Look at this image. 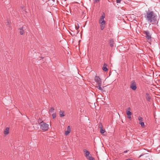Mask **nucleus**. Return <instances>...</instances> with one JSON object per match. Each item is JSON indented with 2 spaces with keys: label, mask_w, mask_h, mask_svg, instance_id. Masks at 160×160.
<instances>
[{
  "label": "nucleus",
  "mask_w": 160,
  "mask_h": 160,
  "mask_svg": "<svg viewBox=\"0 0 160 160\" xmlns=\"http://www.w3.org/2000/svg\"><path fill=\"white\" fill-rule=\"evenodd\" d=\"M157 17V15L153 11L150 10L147 12L145 15V18L147 21L152 24L158 23Z\"/></svg>",
  "instance_id": "f257e3e1"
},
{
  "label": "nucleus",
  "mask_w": 160,
  "mask_h": 160,
  "mask_svg": "<svg viewBox=\"0 0 160 160\" xmlns=\"http://www.w3.org/2000/svg\"><path fill=\"white\" fill-rule=\"evenodd\" d=\"M94 80L98 84V86H97V88L98 89L102 91V88L101 87L102 82L101 79L99 77L96 76L94 78Z\"/></svg>",
  "instance_id": "f03ea898"
},
{
  "label": "nucleus",
  "mask_w": 160,
  "mask_h": 160,
  "mask_svg": "<svg viewBox=\"0 0 160 160\" xmlns=\"http://www.w3.org/2000/svg\"><path fill=\"white\" fill-rule=\"evenodd\" d=\"M40 128L42 130L46 131H47L49 128V125L43 122H41L40 123Z\"/></svg>",
  "instance_id": "7ed1b4c3"
},
{
  "label": "nucleus",
  "mask_w": 160,
  "mask_h": 160,
  "mask_svg": "<svg viewBox=\"0 0 160 160\" xmlns=\"http://www.w3.org/2000/svg\"><path fill=\"white\" fill-rule=\"evenodd\" d=\"M83 151L85 152L84 155L87 159L89 160H94L88 151L85 149H84Z\"/></svg>",
  "instance_id": "20e7f679"
},
{
  "label": "nucleus",
  "mask_w": 160,
  "mask_h": 160,
  "mask_svg": "<svg viewBox=\"0 0 160 160\" xmlns=\"http://www.w3.org/2000/svg\"><path fill=\"white\" fill-rule=\"evenodd\" d=\"M144 34L145 35L146 38L148 39H150L151 38V35L148 31H144L143 32Z\"/></svg>",
  "instance_id": "39448f33"
},
{
  "label": "nucleus",
  "mask_w": 160,
  "mask_h": 160,
  "mask_svg": "<svg viewBox=\"0 0 160 160\" xmlns=\"http://www.w3.org/2000/svg\"><path fill=\"white\" fill-rule=\"evenodd\" d=\"M130 88L133 90H135L137 88L136 84L134 81L131 82L130 85Z\"/></svg>",
  "instance_id": "423d86ee"
},
{
  "label": "nucleus",
  "mask_w": 160,
  "mask_h": 160,
  "mask_svg": "<svg viewBox=\"0 0 160 160\" xmlns=\"http://www.w3.org/2000/svg\"><path fill=\"white\" fill-rule=\"evenodd\" d=\"M100 24V29L101 30H103L105 27L106 21H102L101 22H99Z\"/></svg>",
  "instance_id": "0eeeda50"
},
{
  "label": "nucleus",
  "mask_w": 160,
  "mask_h": 160,
  "mask_svg": "<svg viewBox=\"0 0 160 160\" xmlns=\"http://www.w3.org/2000/svg\"><path fill=\"white\" fill-rule=\"evenodd\" d=\"M131 110V109L129 107L127 108L126 113L128 116H131L132 115V113L130 111Z\"/></svg>",
  "instance_id": "6e6552de"
},
{
  "label": "nucleus",
  "mask_w": 160,
  "mask_h": 160,
  "mask_svg": "<svg viewBox=\"0 0 160 160\" xmlns=\"http://www.w3.org/2000/svg\"><path fill=\"white\" fill-rule=\"evenodd\" d=\"M71 128L69 126H68L67 127V130L66 131L65 134L66 135H68L71 132Z\"/></svg>",
  "instance_id": "1a4fd4ad"
},
{
  "label": "nucleus",
  "mask_w": 160,
  "mask_h": 160,
  "mask_svg": "<svg viewBox=\"0 0 160 160\" xmlns=\"http://www.w3.org/2000/svg\"><path fill=\"white\" fill-rule=\"evenodd\" d=\"M146 98L147 101L150 102V100L151 99V97L149 94L148 93H146Z\"/></svg>",
  "instance_id": "9d476101"
},
{
  "label": "nucleus",
  "mask_w": 160,
  "mask_h": 160,
  "mask_svg": "<svg viewBox=\"0 0 160 160\" xmlns=\"http://www.w3.org/2000/svg\"><path fill=\"white\" fill-rule=\"evenodd\" d=\"M105 18V15L104 14H103V15H102V16H101L99 20V22H101L102 21H105L104 20V18Z\"/></svg>",
  "instance_id": "9b49d317"
},
{
  "label": "nucleus",
  "mask_w": 160,
  "mask_h": 160,
  "mask_svg": "<svg viewBox=\"0 0 160 160\" xmlns=\"http://www.w3.org/2000/svg\"><path fill=\"white\" fill-rule=\"evenodd\" d=\"M9 128H6L4 131V133L6 135H8L9 133Z\"/></svg>",
  "instance_id": "f8f14e48"
},
{
  "label": "nucleus",
  "mask_w": 160,
  "mask_h": 160,
  "mask_svg": "<svg viewBox=\"0 0 160 160\" xmlns=\"http://www.w3.org/2000/svg\"><path fill=\"white\" fill-rule=\"evenodd\" d=\"M23 27H22L19 29V32L21 35H23L24 33V30L23 29Z\"/></svg>",
  "instance_id": "ddd939ff"
},
{
  "label": "nucleus",
  "mask_w": 160,
  "mask_h": 160,
  "mask_svg": "<svg viewBox=\"0 0 160 160\" xmlns=\"http://www.w3.org/2000/svg\"><path fill=\"white\" fill-rule=\"evenodd\" d=\"M114 41L112 39H111L110 40V46L111 47H113L114 46Z\"/></svg>",
  "instance_id": "4468645a"
},
{
  "label": "nucleus",
  "mask_w": 160,
  "mask_h": 160,
  "mask_svg": "<svg viewBox=\"0 0 160 160\" xmlns=\"http://www.w3.org/2000/svg\"><path fill=\"white\" fill-rule=\"evenodd\" d=\"M99 128L100 129V132L101 133L103 134L105 132V131L104 129H103L102 125H101V127H100Z\"/></svg>",
  "instance_id": "2eb2a0df"
},
{
  "label": "nucleus",
  "mask_w": 160,
  "mask_h": 160,
  "mask_svg": "<svg viewBox=\"0 0 160 160\" xmlns=\"http://www.w3.org/2000/svg\"><path fill=\"white\" fill-rule=\"evenodd\" d=\"M60 113V117H63L65 116L64 114V112L62 111H60L59 112Z\"/></svg>",
  "instance_id": "dca6fc26"
},
{
  "label": "nucleus",
  "mask_w": 160,
  "mask_h": 160,
  "mask_svg": "<svg viewBox=\"0 0 160 160\" xmlns=\"http://www.w3.org/2000/svg\"><path fill=\"white\" fill-rule=\"evenodd\" d=\"M106 66L107 65L105 64H104L102 68L103 70L105 71H107L108 70V69L106 67Z\"/></svg>",
  "instance_id": "f3484780"
},
{
  "label": "nucleus",
  "mask_w": 160,
  "mask_h": 160,
  "mask_svg": "<svg viewBox=\"0 0 160 160\" xmlns=\"http://www.w3.org/2000/svg\"><path fill=\"white\" fill-rule=\"evenodd\" d=\"M54 109L53 107H51L49 110V112L50 113H52L53 112H54Z\"/></svg>",
  "instance_id": "a211bd4d"
},
{
  "label": "nucleus",
  "mask_w": 160,
  "mask_h": 160,
  "mask_svg": "<svg viewBox=\"0 0 160 160\" xmlns=\"http://www.w3.org/2000/svg\"><path fill=\"white\" fill-rule=\"evenodd\" d=\"M139 123L140 124L142 127H144L145 126L144 123L143 122H140Z\"/></svg>",
  "instance_id": "6ab92c4d"
},
{
  "label": "nucleus",
  "mask_w": 160,
  "mask_h": 160,
  "mask_svg": "<svg viewBox=\"0 0 160 160\" xmlns=\"http://www.w3.org/2000/svg\"><path fill=\"white\" fill-rule=\"evenodd\" d=\"M138 120L141 122L143 120V119L142 117L139 116L138 117Z\"/></svg>",
  "instance_id": "aec40b11"
},
{
  "label": "nucleus",
  "mask_w": 160,
  "mask_h": 160,
  "mask_svg": "<svg viewBox=\"0 0 160 160\" xmlns=\"http://www.w3.org/2000/svg\"><path fill=\"white\" fill-rule=\"evenodd\" d=\"M52 116L53 117V119H54L56 118V113H53L52 114Z\"/></svg>",
  "instance_id": "412c9836"
},
{
  "label": "nucleus",
  "mask_w": 160,
  "mask_h": 160,
  "mask_svg": "<svg viewBox=\"0 0 160 160\" xmlns=\"http://www.w3.org/2000/svg\"><path fill=\"white\" fill-rule=\"evenodd\" d=\"M100 0H93L94 3H97Z\"/></svg>",
  "instance_id": "4be33fe9"
},
{
  "label": "nucleus",
  "mask_w": 160,
  "mask_h": 160,
  "mask_svg": "<svg viewBox=\"0 0 160 160\" xmlns=\"http://www.w3.org/2000/svg\"><path fill=\"white\" fill-rule=\"evenodd\" d=\"M122 0H116V2L117 3H120L121 1Z\"/></svg>",
  "instance_id": "5701e85b"
},
{
  "label": "nucleus",
  "mask_w": 160,
  "mask_h": 160,
  "mask_svg": "<svg viewBox=\"0 0 160 160\" xmlns=\"http://www.w3.org/2000/svg\"><path fill=\"white\" fill-rule=\"evenodd\" d=\"M128 118L130 120L131 119V116H128Z\"/></svg>",
  "instance_id": "b1692460"
},
{
  "label": "nucleus",
  "mask_w": 160,
  "mask_h": 160,
  "mask_svg": "<svg viewBox=\"0 0 160 160\" xmlns=\"http://www.w3.org/2000/svg\"><path fill=\"white\" fill-rule=\"evenodd\" d=\"M21 8L23 10H24L25 9V8L24 7H21Z\"/></svg>",
  "instance_id": "393cba45"
},
{
  "label": "nucleus",
  "mask_w": 160,
  "mask_h": 160,
  "mask_svg": "<svg viewBox=\"0 0 160 160\" xmlns=\"http://www.w3.org/2000/svg\"><path fill=\"white\" fill-rule=\"evenodd\" d=\"M79 28V27H78H78H77V26L76 25H75V28L76 30H77Z\"/></svg>",
  "instance_id": "a878e982"
},
{
  "label": "nucleus",
  "mask_w": 160,
  "mask_h": 160,
  "mask_svg": "<svg viewBox=\"0 0 160 160\" xmlns=\"http://www.w3.org/2000/svg\"><path fill=\"white\" fill-rule=\"evenodd\" d=\"M128 152L127 151V150H126V151H125L124 152V153H126Z\"/></svg>",
  "instance_id": "bb28decb"
},
{
  "label": "nucleus",
  "mask_w": 160,
  "mask_h": 160,
  "mask_svg": "<svg viewBox=\"0 0 160 160\" xmlns=\"http://www.w3.org/2000/svg\"><path fill=\"white\" fill-rule=\"evenodd\" d=\"M126 160H132L131 159H127Z\"/></svg>",
  "instance_id": "cd10ccee"
},
{
  "label": "nucleus",
  "mask_w": 160,
  "mask_h": 160,
  "mask_svg": "<svg viewBox=\"0 0 160 160\" xmlns=\"http://www.w3.org/2000/svg\"><path fill=\"white\" fill-rule=\"evenodd\" d=\"M142 156V155H140V156H139V158H140V157H141Z\"/></svg>",
  "instance_id": "c85d7f7f"
}]
</instances>
